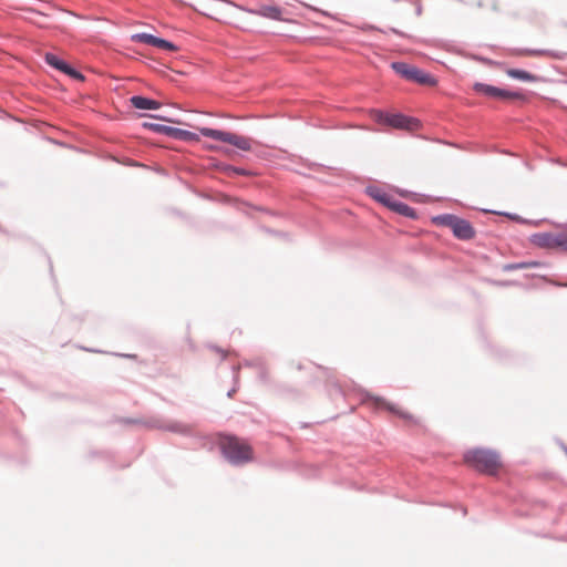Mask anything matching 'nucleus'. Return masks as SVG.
Here are the masks:
<instances>
[{"mask_svg":"<svg viewBox=\"0 0 567 567\" xmlns=\"http://www.w3.org/2000/svg\"><path fill=\"white\" fill-rule=\"evenodd\" d=\"M219 446L223 455L231 464H244L252 461L254 451L252 447L244 440L236 436H224L219 441Z\"/></svg>","mask_w":567,"mask_h":567,"instance_id":"1","label":"nucleus"},{"mask_svg":"<svg viewBox=\"0 0 567 567\" xmlns=\"http://www.w3.org/2000/svg\"><path fill=\"white\" fill-rule=\"evenodd\" d=\"M464 462L478 472L495 475L502 467L496 453L487 450H472L464 454Z\"/></svg>","mask_w":567,"mask_h":567,"instance_id":"2","label":"nucleus"},{"mask_svg":"<svg viewBox=\"0 0 567 567\" xmlns=\"http://www.w3.org/2000/svg\"><path fill=\"white\" fill-rule=\"evenodd\" d=\"M371 116L379 124L389 125L391 127L399 130H406L413 132L420 127V123L417 120L413 117H408L402 114H388L381 111H373L371 113Z\"/></svg>","mask_w":567,"mask_h":567,"instance_id":"3","label":"nucleus"},{"mask_svg":"<svg viewBox=\"0 0 567 567\" xmlns=\"http://www.w3.org/2000/svg\"><path fill=\"white\" fill-rule=\"evenodd\" d=\"M202 135L206 137H210L216 141L228 143L241 151H250L251 150V141L250 138L238 135L230 132L214 130L209 127L199 128Z\"/></svg>","mask_w":567,"mask_h":567,"instance_id":"4","label":"nucleus"},{"mask_svg":"<svg viewBox=\"0 0 567 567\" xmlns=\"http://www.w3.org/2000/svg\"><path fill=\"white\" fill-rule=\"evenodd\" d=\"M534 243L544 248L567 250V231L558 234H538L534 236Z\"/></svg>","mask_w":567,"mask_h":567,"instance_id":"5","label":"nucleus"},{"mask_svg":"<svg viewBox=\"0 0 567 567\" xmlns=\"http://www.w3.org/2000/svg\"><path fill=\"white\" fill-rule=\"evenodd\" d=\"M473 87L476 92L494 99L514 100L523 96L520 93L502 90L484 83H475Z\"/></svg>","mask_w":567,"mask_h":567,"instance_id":"6","label":"nucleus"},{"mask_svg":"<svg viewBox=\"0 0 567 567\" xmlns=\"http://www.w3.org/2000/svg\"><path fill=\"white\" fill-rule=\"evenodd\" d=\"M132 41L150 44L166 51H177V47L174 43L148 33H136L132 35Z\"/></svg>","mask_w":567,"mask_h":567,"instance_id":"7","label":"nucleus"},{"mask_svg":"<svg viewBox=\"0 0 567 567\" xmlns=\"http://www.w3.org/2000/svg\"><path fill=\"white\" fill-rule=\"evenodd\" d=\"M132 41L150 44L166 51H177V47L174 43L148 33H136L132 35Z\"/></svg>","mask_w":567,"mask_h":567,"instance_id":"8","label":"nucleus"},{"mask_svg":"<svg viewBox=\"0 0 567 567\" xmlns=\"http://www.w3.org/2000/svg\"><path fill=\"white\" fill-rule=\"evenodd\" d=\"M452 231L455 237L462 240H467L474 237L475 230L472 225L462 218L456 219L455 224L452 225Z\"/></svg>","mask_w":567,"mask_h":567,"instance_id":"9","label":"nucleus"},{"mask_svg":"<svg viewBox=\"0 0 567 567\" xmlns=\"http://www.w3.org/2000/svg\"><path fill=\"white\" fill-rule=\"evenodd\" d=\"M254 13L271 20L286 21L284 10L275 4H261Z\"/></svg>","mask_w":567,"mask_h":567,"instance_id":"10","label":"nucleus"},{"mask_svg":"<svg viewBox=\"0 0 567 567\" xmlns=\"http://www.w3.org/2000/svg\"><path fill=\"white\" fill-rule=\"evenodd\" d=\"M130 102L135 109L140 110H157L161 106L157 101L140 95L132 96Z\"/></svg>","mask_w":567,"mask_h":567,"instance_id":"11","label":"nucleus"},{"mask_svg":"<svg viewBox=\"0 0 567 567\" xmlns=\"http://www.w3.org/2000/svg\"><path fill=\"white\" fill-rule=\"evenodd\" d=\"M368 194L375 199L377 202L381 203L382 205L390 208L391 204L393 203L394 198L389 195L386 192L382 190L378 187H369Z\"/></svg>","mask_w":567,"mask_h":567,"instance_id":"12","label":"nucleus"},{"mask_svg":"<svg viewBox=\"0 0 567 567\" xmlns=\"http://www.w3.org/2000/svg\"><path fill=\"white\" fill-rule=\"evenodd\" d=\"M410 81L425 85H434L436 83L435 79L431 74L425 73L415 66L413 69Z\"/></svg>","mask_w":567,"mask_h":567,"instance_id":"13","label":"nucleus"},{"mask_svg":"<svg viewBox=\"0 0 567 567\" xmlns=\"http://www.w3.org/2000/svg\"><path fill=\"white\" fill-rule=\"evenodd\" d=\"M377 405L380 406V408H384L386 410H389L390 412L392 413H395L396 415H399L400 417L411 422V423H414L415 420H414V416L408 412H404V411H401L399 409H396L394 405L390 404V403H386L384 402L383 400L381 399H378L375 401Z\"/></svg>","mask_w":567,"mask_h":567,"instance_id":"14","label":"nucleus"},{"mask_svg":"<svg viewBox=\"0 0 567 567\" xmlns=\"http://www.w3.org/2000/svg\"><path fill=\"white\" fill-rule=\"evenodd\" d=\"M390 209L395 213H399L400 215L405 216V217H411V218L415 217V212L412 207H410L409 205H406L402 202H398L395 199L391 204Z\"/></svg>","mask_w":567,"mask_h":567,"instance_id":"15","label":"nucleus"},{"mask_svg":"<svg viewBox=\"0 0 567 567\" xmlns=\"http://www.w3.org/2000/svg\"><path fill=\"white\" fill-rule=\"evenodd\" d=\"M391 68L399 74L401 75L402 78L406 79V80H410L411 76H412V72H413V69L414 66L412 65H409L408 63H404V62H393L391 64Z\"/></svg>","mask_w":567,"mask_h":567,"instance_id":"16","label":"nucleus"},{"mask_svg":"<svg viewBox=\"0 0 567 567\" xmlns=\"http://www.w3.org/2000/svg\"><path fill=\"white\" fill-rule=\"evenodd\" d=\"M145 126L156 131V132H163V133H167V134H172L174 132H178V135L179 136H183L185 138L187 137H192L193 134L190 132H187V131H179V130H175L173 127H168V126H163V125H157V124H145Z\"/></svg>","mask_w":567,"mask_h":567,"instance_id":"17","label":"nucleus"},{"mask_svg":"<svg viewBox=\"0 0 567 567\" xmlns=\"http://www.w3.org/2000/svg\"><path fill=\"white\" fill-rule=\"evenodd\" d=\"M506 73L513 78V79H517V80H520V81H526V82H529V81H534L535 80V76L530 73H528L527 71H524V70H518V69H509L506 71Z\"/></svg>","mask_w":567,"mask_h":567,"instance_id":"18","label":"nucleus"},{"mask_svg":"<svg viewBox=\"0 0 567 567\" xmlns=\"http://www.w3.org/2000/svg\"><path fill=\"white\" fill-rule=\"evenodd\" d=\"M456 219H457V216L451 215V214H445V215L436 216L433 219V221L437 225H442V226H445V227H449L452 229V225L455 224Z\"/></svg>","mask_w":567,"mask_h":567,"instance_id":"19","label":"nucleus"},{"mask_svg":"<svg viewBox=\"0 0 567 567\" xmlns=\"http://www.w3.org/2000/svg\"><path fill=\"white\" fill-rule=\"evenodd\" d=\"M45 61L48 62V64H50L51 66H53L62 72H63L64 68H66V63L63 62L62 60H60L56 55H54L52 53L45 54Z\"/></svg>","mask_w":567,"mask_h":567,"instance_id":"20","label":"nucleus"},{"mask_svg":"<svg viewBox=\"0 0 567 567\" xmlns=\"http://www.w3.org/2000/svg\"><path fill=\"white\" fill-rule=\"evenodd\" d=\"M63 72L68 75H70L71 78L73 79H76V80H80V81H83L84 80V76L78 72L76 70L72 69L71 66H69L66 64V68H64Z\"/></svg>","mask_w":567,"mask_h":567,"instance_id":"21","label":"nucleus"},{"mask_svg":"<svg viewBox=\"0 0 567 567\" xmlns=\"http://www.w3.org/2000/svg\"><path fill=\"white\" fill-rule=\"evenodd\" d=\"M527 266V264L508 265L505 267V269H523L526 268Z\"/></svg>","mask_w":567,"mask_h":567,"instance_id":"22","label":"nucleus"},{"mask_svg":"<svg viewBox=\"0 0 567 567\" xmlns=\"http://www.w3.org/2000/svg\"><path fill=\"white\" fill-rule=\"evenodd\" d=\"M235 172H236L237 174H244V171H243V169H235Z\"/></svg>","mask_w":567,"mask_h":567,"instance_id":"23","label":"nucleus"}]
</instances>
